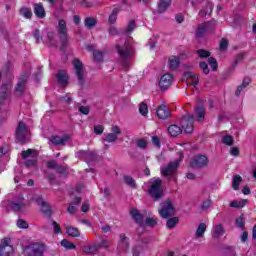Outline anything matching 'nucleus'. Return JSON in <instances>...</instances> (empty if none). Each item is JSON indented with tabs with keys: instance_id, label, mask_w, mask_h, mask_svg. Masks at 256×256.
Wrapping results in <instances>:
<instances>
[{
	"instance_id": "obj_12",
	"label": "nucleus",
	"mask_w": 256,
	"mask_h": 256,
	"mask_svg": "<svg viewBox=\"0 0 256 256\" xmlns=\"http://www.w3.org/2000/svg\"><path fill=\"white\" fill-rule=\"evenodd\" d=\"M15 255V249L11 245V239L4 238L0 243V256H13Z\"/></svg>"
},
{
	"instance_id": "obj_54",
	"label": "nucleus",
	"mask_w": 256,
	"mask_h": 256,
	"mask_svg": "<svg viewBox=\"0 0 256 256\" xmlns=\"http://www.w3.org/2000/svg\"><path fill=\"white\" fill-rule=\"evenodd\" d=\"M17 227H19V229H29V224L27 223V221L19 219L17 221Z\"/></svg>"
},
{
	"instance_id": "obj_21",
	"label": "nucleus",
	"mask_w": 256,
	"mask_h": 256,
	"mask_svg": "<svg viewBox=\"0 0 256 256\" xmlns=\"http://www.w3.org/2000/svg\"><path fill=\"white\" fill-rule=\"evenodd\" d=\"M225 235V228L223 227V224H216L212 228V237L213 239H220V237H223Z\"/></svg>"
},
{
	"instance_id": "obj_47",
	"label": "nucleus",
	"mask_w": 256,
	"mask_h": 256,
	"mask_svg": "<svg viewBox=\"0 0 256 256\" xmlns=\"http://www.w3.org/2000/svg\"><path fill=\"white\" fill-rule=\"evenodd\" d=\"M196 53L200 59H209V57H211V52L204 49H199L196 51Z\"/></svg>"
},
{
	"instance_id": "obj_44",
	"label": "nucleus",
	"mask_w": 256,
	"mask_h": 256,
	"mask_svg": "<svg viewBox=\"0 0 256 256\" xmlns=\"http://www.w3.org/2000/svg\"><path fill=\"white\" fill-rule=\"evenodd\" d=\"M98 251L100 249H109L111 247V240L103 239L100 243L96 244Z\"/></svg>"
},
{
	"instance_id": "obj_57",
	"label": "nucleus",
	"mask_w": 256,
	"mask_h": 256,
	"mask_svg": "<svg viewBox=\"0 0 256 256\" xmlns=\"http://www.w3.org/2000/svg\"><path fill=\"white\" fill-rule=\"evenodd\" d=\"M61 103H66V105H69L73 99L69 96V94H66L65 96L60 97Z\"/></svg>"
},
{
	"instance_id": "obj_30",
	"label": "nucleus",
	"mask_w": 256,
	"mask_h": 256,
	"mask_svg": "<svg viewBox=\"0 0 256 256\" xmlns=\"http://www.w3.org/2000/svg\"><path fill=\"white\" fill-rule=\"evenodd\" d=\"M81 204V198L76 197L74 201L68 206V213L70 215H74V213H77V205Z\"/></svg>"
},
{
	"instance_id": "obj_14",
	"label": "nucleus",
	"mask_w": 256,
	"mask_h": 256,
	"mask_svg": "<svg viewBox=\"0 0 256 256\" xmlns=\"http://www.w3.org/2000/svg\"><path fill=\"white\" fill-rule=\"evenodd\" d=\"M76 157L82 161H86V163H91V161L97 159V153L95 151L80 150L76 153Z\"/></svg>"
},
{
	"instance_id": "obj_64",
	"label": "nucleus",
	"mask_w": 256,
	"mask_h": 256,
	"mask_svg": "<svg viewBox=\"0 0 256 256\" xmlns=\"http://www.w3.org/2000/svg\"><path fill=\"white\" fill-rule=\"evenodd\" d=\"M230 155H232V157H239V148L237 147L230 148Z\"/></svg>"
},
{
	"instance_id": "obj_26",
	"label": "nucleus",
	"mask_w": 256,
	"mask_h": 256,
	"mask_svg": "<svg viewBox=\"0 0 256 256\" xmlns=\"http://www.w3.org/2000/svg\"><path fill=\"white\" fill-rule=\"evenodd\" d=\"M184 77H186V79H192L190 85H192L193 87H197V85H199V77L197 76V74H195V72L188 71L184 74Z\"/></svg>"
},
{
	"instance_id": "obj_52",
	"label": "nucleus",
	"mask_w": 256,
	"mask_h": 256,
	"mask_svg": "<svg viewBox=\"0 0 256 256\" xmlns=\"http://www.w3.org/2000/svg\"><path fill=\"white\" fill-rule=\"evenodd\" d=\"M208 63L212 69V71H217V67H219V64L217 63V59L213 57L208 58Z\"/></svg>"
},
{
	"instance_id": "obj_61",
	"label": "nucleus",
	"mask_w": 256,
	"mask_h": 256,
	"mask_svg": "<svg viewBox=\"0 0 256 256\" xmlns=\"http://www.w3.org/2000/svg\"><path fill=\"white\" fill-rule=\"evenodd\" d=\"M146 225L148 227H155V225H157V219H155V218H147L146 219Z\"/></svg>"
},
{
	"instance_id": "obj_16",
	"label": "nucleus",
	"mask_w": 256,
	"mask_h": 256,
	"mask_svg": "<svg viewBox=\"0 0 256 256\" xmlns=\"http://www.w3.org/2000/svg\"><path fill=\"white\" fill-rule=\"evenodd\" d=\"M26 87H27V76H21L18 79V82L15 86L14 95H16V97H21V95L25 93Z\"/></svg>"
},
{
	"instance_id": "obj_1",
	"label": "nucleus",
	"mask_w": 256,
	"mask_h": 256,
	"mask_svg": "<svg viewBox=\"0 0 256 256\" xmlns=\"http://www.w3.org/2000/svg\"><path fill=\"white\" fill-rule=\"evenodd\" d=\"M116 50L122 61L124 69H127V67L131 65L129 59H133V55H135L133 45H131L129 41H125L123 44H116Z\"/></svg>"
},
{
	"instance_id": "obj_62",
	"label": "nucleus",
	"mask_w": 256,
	"mask_h": 256,
	"mask_svg": "<svg viewBox=\"0 0 256 256\" xmlns=\"http://www.w3.org/2000/svg\"><path fill=\"white\" fill-rule=\"evenodd\" d=\"M137 147H139V149H147V141L143 139L138 140Z\"/></svg>"
},
{
	"instance_id": "obj_40",
	"label": "nucleus",
	"mask_w": 256,
	"mask_h": 256,
	"mask_svg": "<svg viewBox=\"0 0 256 256\" xmlns=\"http://www.w3.org/2000/svg\"><path fill=\"white\" fill-rule=\"evenodd\" d=\"M119 8H114L112 10V13L110 14L108 21L111 25H114V23H117V15H119Z\"/></svg>"
},
{
	"instance_id": "obj_39",
	"label": "nucleus",
	"mask_w": 256,
	"mask_h": 256,
	"mask_svg": "<svg viewBox=\"0 0 256 256\" xmlns=\"http://www.w3.org/2000/svg\"><path fill=\"white\" fill-rule=\"evenodd\" d=\"M84 24H85V27H87V29H93V27L97 25V19L93 17H87L84 20Z\"/></svg>"
},
{
	"instance_id": "obj_56",
	"label": "nucleus",
	"mask_w": 256,
	"mask_h": 256,
	"mask_svg": "<svg viewBox=\"0 0 256 256\" xmlns=\"http://www.w3.org/2000/svg\"><path fill=\"white\" fill-rule=\"evenodd\" d=\"M135 29V20H132L128 23L127 28L125 30V33H132V31Z\"/></svg>"
},
{
	"instance_id": "obj_38",
	"label": "nucleus",
	"mask_w": 256,
	"mask_h": 256,
	"mask_svg": "<svg viewBox=\"0 0 256 256\" xmlns=\"http://www.w3.org/2000/svg\"><path fill=\"white\" fill-rule=\"evenodd\" d=\"M66 233L69 237H79L81 235V233H79V229L73 226H68L66 228Z\"/></svg>"
},
{
	"instance_id": "obj_36",
	"label": "nucleus",
	"mask_w": 256,
	"mask_h": 256,
	"mask_svg": "<svg viewBox=\"0 0 256 256\" xmlns=\"http://www.w3.org/2000/svg\"><path fill=\"white\" fill-rule=\"evenodd\" d=\"M130 215H132V217L136 221V223H143V215H141V213H139V210L132 208L130 210Z\"/></svg>"
},
{
	"instance_id": "obj_29",
	"label": "nucleus",
	"mask_w": 256,
	"mask_h": 256,
	"mask_svg": "<svg viewBox=\"0 0 256 256\" xmlns=\"http://www.w3.org/2000/svg\"><path fill=\"white\" fill-rule=\"evenodd\" d=\"M170 71H175L179 67L181 61L176 56H171L168 60Z\"/></svg>"
},
{
	"instance_id": "obj_8",
	"label": "nucleus",
	"mask_w": 256,
	"mask_h": 256,
	"mask_svg": "<svg viewBox=\"0 0 256 256\" xmlns=\"http://www.w3.org/2000/svg\"><path fill=\"white\" fill-rule=\"evenodd\" d=\"M209 165V158L207 155L198 154L194 156L190 161V167L192 169H205Z\"/></svg>"
},
{
	"instance_id": "obj_32",
	"label": "nucleus",
	"mask_w": 256,
	"mask_h": 256,
	"mask_svg": "<svg viewBox=\"0 0 256 256\" xmlns=\"http://www.w3.org/2000/svg\"><path fill=\"white\" fill-rule=\"evenodd\" d=\"M124 183L128 186L131 187V189H137V182L135 179H133L132 176L130 175H124L123 176Z\"/></svg>"
},
{
	"instance_id": "obj_13",
	"label": "nucleus",
	"mask_w": 256,
	"mask_h": 256,
	"mask_svg": "<svg viewBox=\"0 0 256 256\" xmlns=\"http://www.w3.org/2000/svg\"><path fill=\"white\" fill-rule=\"evenodd\" d=\"M215 29V23L214 22H205L201 24L197 31H196V37L197 39H201L205 33H211Z\"/></svg>"
},
{
	"instance_id": "obj_28",
	"label": "nucleus",
	"mask_w": 256,
	"mask_h": 256,
	"mask_svg": "<svg viewBox=\"0 0 256 256\" xmlns=\"http://www.w3.org/2000/svg\"><path fill=\"white\" fill-rule=\"evenodd\" d=\"M194 112H195L196 121H203V119H205L206 112L203 106L195 107Z\"/></svg>"
},
{
	"instance_id": "obj_18",
	"label": "nucleus",
	"mask_w": 256,
	"mask_h": 256,
	"mask_svg": "<svg viewBox=\"0 0 256 256\" xmlns=\"http://www.w3.org/2000/svg\"><path fill=\"white\" fill-rule=\"evenodd\" d=\"M129 247H130L129 237H127V235L124 233L119 234L118 250L129 251Z\"/></svg>"
},
{
	"instance_id": "obj_42",
	"label": "nucleus",
	"mask_w": 256,
	"mask_h": 256,
	"mask_svg": "<svg viewBox=\"0 0 256 256\" xmlns=\"http://www.w3.org/2000/svg\"><path fill=\"white\" fill-rule=\"evenodd\" d=\"M243 181V178L239 175H235L232 181V188L234 191L239 190V185H241V182Z\"/></svg>"
},
{
	"instance_id": "obj_59",
	"label": "nucleus",
	"mask_w": 256,
	"mask_h": 256,
	"mask_svg": "<svg viewBox=\"0 0 256 256\" xmlns=\"http://www.w3.org/2000/svg\"><path fill=\"white\" fill-rule=\"evenodd\" d=\"M200 69L204 71L205 75H209V65H207V62H200Z\"/></svg>"
},
{
	"instance_id": "obj_51",
	"label": "nucleus",
	"mask_w": 256,
	"mask_h": 256,
	"mask_svg": "<svg viewBox=\"0 0 256 256\" xmlns=\"http://www.w3.org/2000/svg\"><path fill=\"white\" fill-rule=\"evenodd\" d=\"M139 113L145 117L149 113V106H147L146 103H141L139 107Z\"/></svg>"
},
{
	"instance_id": "obj_2",
	"label": "nucleus",
	"mask_w": 256,
	"mask_h": 256,
	"mask_svg": "<svg viewBox=\"0 0 256 256\" xmlns=\"http://www.w3.org/2000/svg\"><path fill=\"white\" fill-rule=\"evenodd\" d=\"M57 31L58 37L61 41L60 50L65 52V50L69 46V29L67 28V22H65V20H59Z\"/></svg>"
},
{
	"instance_id": "obj_63",
	"label": "nucleus",
	"mask_w": 256,
	"mask_h": 256,
	"mask_svg": "<svg viewBox=\"0 0 256 256\" xmlns=\"http://www.w3.org/2000/svg\"><path fill=\"white\" fill-rule=\"evenodd\" d=\"M228 45H229V41H227L226 39H222L220 42V51H225Z\"/></svg>"
},
{
	"instance_id": "obj_50",
	"label": "nucleus",
	"mask_w": 256,
	"mask_h": 256,
	"mask_svg": "<svg viewBox=\"0 0 256 256\" xmlns=\"http://www.w3.org/2000/svg\"><path fill=\"white\" fill-rule=\"evenodd\" d=\"M93 57H94V61H96V63H101V61H103V52H101L99 50H95L93 52Z\"/></svg>"
},
{
	"instance_id": "obj_34",
	"label": "nucleus",
	"mask_w": 256,
	"mask_h": 256,
	"mask_svg": "<svg viewBox=\"0 0 256 256\" xmlns=\"http://www.w3.org/2000/svg\"><path fill=\"white\" fill-rule=\"evenodd\" d=\"M10 89H11V87H9V84L2 85V87L0 88V99H2V101H5V99H7V97H9Z\"/></svg>"
},
{
	"instance_id": "obj_48",
	"label": "nucleus",
	"mask_w": 256,
	"mask_h": 256,
	"mask_svg": "<svg viewBox=\"0 0 256 256\" xmlns=\"http://www.w3.org/2000/svg\"><path fill=\"white\" fill-rule=\"evenodd\" d=\"M84 253H87L88 255H91L95 253L96 251H99L97 248V244H94L92 246H84L83 248Z\"/></svg>"
},
{
	"instance_id": "obj_22",
	"label": "nucleus",
	"mask_w": 256,
	"mask_h": 256,
	"mask_svg": "<svg viewBox=\"0 0 256 256\" xmlns=\"http://www.w3.org/2000/svg\"><path fill=\"white\" fill-rule=\"evenodd\" d=\"M56 79L59 85H62L63 87H65V85L69 83V76L67 75V72L65 70L58 71Z\"/></svg>"
},
{
	"instance_id": "obj_23",
	"label": "nucleus",
	"mask_w": 256,
	"mask_h": 256,
	"mask_svg": "<svg viewBox=\"0 0 256 256\" xmlns=\"http://www.w3.org/2000/svg\"><path fill=\"white\" fill-rule=\"evenodd\" d=\"M67 141H69V135L64 136H51L50 143L53 145H67Z\"/></svg>"
},
{
	"instance_id": "obj_11",
	"label": "nucleus",
	"mask_w": 256,
	"mask_h": 256,
	"mask_svg": "<svg viewBox=\"0 0 256 256\" xmlns=\"http://www.w3.org/2000/svg\"><path fill=\"white\" fill-rule=\"evenodd\" d=\"M32 201H34L40 206V211L44 215H46L47 217H51V215H53V212L51 211V205H49V203L44 201L41 195L33 196Z\"/></svg>"
},
{
	"instance_id": "obj_7",
	"label": "nucleus",
	"mask_w": 256,
	"mask_h": 256,
	"mask_svg": "<svg viewBox=\"0 0 256 256\" xmlns=\"http://www.w3.org/2000/svg\"><path fill=\"white\" fill-rule=\"evenodd\" d=\"M21 155L23 159H25L26 167H35V165H37V157H39V152H37V150L28 149L22 151Z\"/></svg>"
},
{
	"instance_id": "obj_24",
	"label": "nucleus",
	"mask_w": 256,
	"mask_h": 256,
	"mask_svg": "<svg viewBox=\"0 0 256 256\" xmlns=\"http://www.w3.org/2000/svg\"><path fill=\"white\" fill-rule=\"evenodd\" d=\"M168 133L171 137H179L183 133V128L177 124H172L168 127Z\"/></svg>"
},
{
	"instance_id": "obj_45",
	"label": "nucleus",
	"mask_w": 256,
	"mask_h": 256,
	"mask_svg": "<svg viewBox=\"0 0 256 256\" xmlns=\"http://www.w3.org/2000/svg\"><path fill=\"white\" fill-rule=\"evenodd\" d=\"M177 223H179L178 217L169 218L166 222V227L168 229H173L174 227H176Z\"/></svg>"
},
{
	"instance_id": "obj_19",
	"label": "nucleus",
	"mask_w": 256,
	"mask_h": 256,
	"mask_svg": "<svg viewBox=\"0 0 256 256\" xmlns=\"http://www.w3.org/2000/svg\"><path fill=\"white\" fill-rule=\"evenodd\" d=\"M156 115L162 120L169 119L171 117V111L168 110L165 104H162L157 108Z\"/></svg>"
},
{
	"instance_id": "obj_60",
	"label": "nucleus",
	"mask_w": 256,
	"mask_h": 256,
	"mask_svg": "<svg viewBox=\"0 0 256 256\" xmlns=\"http://www.w3.org/2000/svg\"><path fill=\"white\" fill-rule=\"evenodd\" d=\"M33 37H34V39H36V43H40L41 40L43 39V37L41 36V33L39 32V29H36L33 32Z\"/></svg>"
},
{
	"instance_id": "obj_43",
	"label": "nucleus",
	"mask_w": 256,
	"mask_h": 256,
	"mask_svg": "<svg viewBox=\"0 0 256 256\" xmlns=\"http://www.w3.org/2000/svg\"><path fill=\"white\" fill-rule=\"evenodd\" d=\"M247 205V200H242V201H232L230 202V207L234 209H243Z\"/></svg>"
},
{
	"instance_id": "obj_9",
	"label": "nucleus",
	"mask_w": 256,
	"mask_h": 256,
	"mask_svg": "<svg viewBox=\"0 0 256 256\" xmlns=\"http://www.w3.org/2000/svg\"><path fill=\"white\" fill-rule=\"evenodd\" d=\"M161 209L159 210V215L162 219H168V217H173L175 215V206L171 200H166L162 202Z\"/></svg>"
},
{
	"instance_id": "obj_5",
	"label": "nucleus",
	"mask_w": 256,
	"mask_h": 256,
	"mask_svg": "<svg viewBox=\"0 0 256 256\" xmlns=\"http://www.w3.org/2000/svg\"><path fill=\"white\" fill-rule=\"evenodd\" d=\"M45 246L39 243H33L23 247V255L25 256H45Z\"/></svg>"
},
{
	"instance_id": "obj_3",
	"label": "nucleus",
	"mask_w": 256,
	"mask_h": 256,
	"mask_svg": "<svg viewBox=\"0 0 256 256\" xmlns=\"http://www.w3.org/2000/svg\"><path fill=\"white\" fill-rule=\"evenodd\" d=\"M179 160H174L173 162H170L167 166H161L160 171L162 177H168V181L173 179L174 181H177V168L179 167Z\"/></svg>"
},
{
	"instance_id": "obj_31",
	"label": "nucleus",
	"mask_w": 256,
	"mask_h": 256,
	"mask_svg": "<svg viewBox=\"0 0 256 256\" xmlns=\"http://www.w3.org/2000/svg\"><path fill=\"white\" fill-rule=\"evenodd\" d=\"M34 13L39 19H44L45 17V8L41 4H34Z\"/></svg>"
},
{
	"instance_id": "obj_4",
	"label": "nucleus",
	"mask_w": 256,
	"mask_h": 256,
	"mask_svg": "<svg viewBox=\"0 0 256 256\" xmlns=\"http://www.w3.org/2000/svg\"><path fill=\"white\" fill-rule=\"evenodd\" d=\"M162 185H163V180L159 178L152 181V184L148 190V193L154 201H159V199L163 198L164 193H163Z\"/></svg>"
},
{
	"instance_id": "obj_33",
	"label": "nucleus",
	"mask_w": 256,
	"mask_h": 256,
	"mask_svg": "<svg viewBox=\"0 0 256 256\" xmlns=\"http://www.w3.org/2000/svg\"><path fill=\"white\" fill-rule=\"evenodd\" d=\"M205 231H207V225L205 223H200L196 229L195 236L198 239H202L205 235Z\"/></svg>"
},
{
	"instance_id": "obj_55",
	"label": "nucleus",
	"mask_w": 256,
	"mask_h": 256,
	"mask_svg": "<svg viewBox=\"0 0 256 256\" xmlns=\"http://www.w3.org/2000/svg\"><path fill=\"white\" fill-rule=\"evenodd\" d=\"M79 113H81L82 115H89V112L91 111V108H89V106H80L78 108Z\"/></svg>"
},
{
	"instance_id": "obj_46",
	"label": "nucleus",
	"mask_w": 256,
	"mask_h": 256,
	"mask_svg": "<svg viewBox=\"0 0 256 256\" xmlns=\"http://www.w3.org/2000/svg\"><path fill=\"white\" fill-rule=\"evenodd\" d=\"M20 15H22V17H25V19H31V17H33V12L31 11V9L24 7L21 8Z\"/></svg>"
},
{
	"instance_id": "obj_20",
	"label": "nucleus",
	"mask_w": 256,
	"mask_h": 256,
	"mask_svg": "<svg viewBox=\"0 0 256 256\" xmlns=\"http://www.w3.org/2000/svg\"><path fill=\"white\" fill-rule=\"evenodd\" d=\"M147 243H149V241L146 238H142L141 242L132 248V255L133 256L141 255V253H143L145 247H147Z\"/></svg>"
},
{
	"instance_id": "obj_15",
	"label": "nucleus",
	"mask_w": 256,
	"mask_h": 256,
	"mask_svg": "<svg viewBox=\"0 0 256 256\" xmlns=\"http://www.w3.org/2000/svg\"><path fill=\"white\" fill-rule=\"evenodd\" d=\"M27 124L25 122H19L16 128V139L20 143H25V139L27 138Z\"/></svg>"
},
{
	"instance_id": "obj_41",
	"label": "nucleus",
	"mask_w": 256,
	"mask_h": 256,
	"mask_svg": "<svg viewBox=\"0 0 256 256\" xmlns=\"http://www.w3.org/2000/svg\"><path fill=\"white\" fill-rule=\"evenodd\" d=\"M61 247H64V249L66 250H75L77 248V246H75V244L69 242V240L67 239H63L61 242Z\"/></svg>"
},
{
	"instance_id": "obj_49",
	"label": "nucleus",
	"mask_w": 256,
	"mask_h": 256,
	"mask_svg": "<svg viewBox=\"0 0 256 256\" xmlns=\"http://www.w3.org/2000/svg\"><path fill=\"white\" fill-rule=\"evenodd\" d=\"M119 139V136L117 134L109 133L103 141H106L107 143H115Z\"/></svg>"
},
{
	"instance_id": "obj_58",
	"label": "nucleus",
	"mask_w": 256,
	"mask_h": 256,
	"mask_svg": "<svg viewBox=\"0 0 256 256\" xmlns=\"http://www.w3.org/2000/svg\"><path fill=\"white\" fill-rule=\"evenodd\" d=\"M103 131H105V127H103V125H98L94 127L95 135H103Z\"/></svg>"
},
{
	"instance_id": "obj_37",
	"label": "nucleus",
	"mask_w": 256,
	"mask_h": 256,
	"mask_svg": "<svg viewBox=\"0 0 256 256\" xmlns=\"http://www.w3.org/2000/svg\"><path fill=\"white\" fill-rule=\"evenodd\" d=\"M222 143L228 147H233L235 145V139L231 135L222 136Z\"/></svg>"
},
{
	"instance_id": "obj_6",
	"label": "nucleus",
	"mask_w": 256,
	"mask_h": 256,
	"mask_svg": "<svg viewBox=\"0 0 256 256\" xmlns=\"http://www.w3.org/2000/svg\"><path fill=\"white\" fill-rule=\"evenodd\" d=\"M180 123L184 133H186V135H191L194 131L193 123H195V116L187 113L181 118Z\"/></svg>"
},
{
	"instance_id": "obj_27",
	"label": "nucleus",
	"mask_w": 256,
	"mask_h": 256,
	"mask_svg": "<svg viewBox=\"0 0 256 256\" xmlns=\"http://www.w3.org/2000/svg\"><path fill=\"white\" fill-rule=\"evenodd\" d=\"M169 7H171V0H160V2L158 4L157 12L165 13V11H167V9H169Z\"/></svg>"
},
{
	"instance_id": "obj_35",
	"label": "nucleus",
	"mask_w": 256,
	"mask_h": 256,
	"mask_svg": "<svg viewBox=\"0 0 256 256\" xmlns=\"http://www.w3.org/2000/svg\"><path fill=\"white\" fill-rule=\"evenodd\" d=\"M251 83V78L246 77L243 79L242 85L238 86L235 95L236 97H239V95H241V91H243V89H245V87H248V85Z\"/></svg>"
},
{
	"instance_id": "obj_17",
	"label": "nucleus",
	"mask_w": 256,
	"mask_h": 256,
	"mask_svg": "<svg viewBox=\"0 0 256 256\" xmlns=\"http://www.w3.org/2000/svg\"><path fill=\"white\" fill-rule=\"evenodd\" d=\"M173 83V76L172 74L166 73L162 75L159 81V87L162 89V91H166V89H169L171 87V84Z\"/></svg>"
},
{
	"instance_id": "obj_25",
	"label": "nucleus",
	"mask_w": 256,
	"mask_h": 256,
	"mask_svg": "<svg viewBox=\"0 0 256 256\" xmlns=\"http://www.w3.org/2000/svg\"><path fill=\"white\" fill-rule=\"evenodd\" d=\"M8 207H10L12 211H21V209L25 207V203L23 202V200H14L8 204Z\"/></svg>"
},
{
	"instance_id": "obj_53",
	"label": "nucleus",
	"mask_w": 256,
	"mask_h": 256,
	"mask_svg": "<svg viewBox=\"0 0 256 256\" xmlns=\"http://www.w3.org/2000/svg\"><path fill=\"white\" fill-rule=\"evenodd\" d=\"M235 225L238 229H243V227H245V218H243V216L236 218Z\"/></svg>"
},
{
	"instance_id": "obj_10",
	"label": "nucleus",
	"mask_w": 256,
	"mask_h": 256,
	"mask_svg": "<svg viewBox=\"0 0 256 256\" xmlns=\"http://www.w3.org/2000/svg\"><path fill=\"white\" fill-rule=\"evenodd\" d=\"M73 66H74V71H75L76 77L78 79L79 85H84V83H85V68L83 67V62L80 61L79 59H74Z\"/></svg>"
}]
</instances>
